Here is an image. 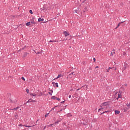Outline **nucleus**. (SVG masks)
I'll use <instances>...</instances> for the list:
<instances>
[{
	"instance_id": "1",
	"label": "nucleus",
	"mask_w": 130,
	"mask_h": 130,
	"mask_svg": "<svg viewBox=\"0 0 130 130\" xmlns=\"http://www.w3.org/2000/svg\"><path fill=\"white\" fill-rule=\"evenodd\" d=\"M63 34H64L65 37H67V36H70V33L67 31H63Z\"/></svg>"
},
{
	"instance_id": "2",
	"label": "nucleus",
	"mask_w": 130,
	"mask_h": 130,
	"mask_svg": "<svg viewBox=\"0 0 130 130\" xmlns=\"http://www.w3.org/2000/svg\"><path fill=\"white\" fill-rule=\"evenodd\" d=\"M51 99H53V100H57L58 101H59V100H60V99L55 97V96H52Z\"/></svg>"
},
{
	"instance_id": "3",
	"label": "nucleus",
	"mask_w": 130,
	"mask_h": 130,
	"mask_svg": "<svg viewBox=\"0 0 130 130\" xmlns=\"http://www.w3.org/2000/svg\"><path fill=\"white\" fill-rule=\"evenodd\" d=\"M109 104V102H105L102 104V106H107Z\"/></svg>"
},
{
	"instance_id": "4",
	"label": "nucleus",
	"mask_w": 130,
	"mask_h": 130,
	"mask_svg": "<svg viewBox=\"0 0 130 130\" xmlns=\"http://www.w3.org/2000/svg\"><path fill=\"white\" fill-rule=\"evenodd\" d=\"M80 11H81V9L79 8H78L77 9L75 10V13H80Z\"/></svg>"
},
{
	"instance_id": "5",
	"label": "nucleus",
	"mask_w": 130,
	"mask_h": 130,
	"mask_svg": "<svg viewBox=\"0 0 130 130\" xmlns=\"http://www.w3.org/2000/svg\"><path fill=\"white\" fill-rule=\"evenodd\" d=\"M30 23L31 24H32V25H35V24H36L34 19L30 20Z\"/></svg>"
},
{
	"instance_id": "6",
	"label": "nucleus",
	"mask_w": 130,
	"mask_h": 130,
	"mask_svg": "<svg viewBox=\"0 0 130 130\" xmlns=\"http://www.w3.org/2000/svg\"><path fill=\"white\" fill-rule=\"evenodd\" d=\"M28 102H36L35 101H32V99H29L28 101L25 104H27Z\"/></svg>"
},
{
	"instance_id": "7",
	"label": "nucleus",
	"mask_w": 130,
	"mask_h": 130,
	"mask_svg": "<svg viewBox=\"0 0 130 130\" xmlns=\"http://www.w3.org/2000/svg\"><path fill=\"white\" fill-rule=\"evenodd\" d=\"M38 21L39 22H43V21H44V19L40 18L38 19Z\"/></svg>"
},
{
	"instance_id": "8",
	"label": "nucleus",
	"mask_w": 130,
	"mask_h": 130,
	"mask_svg": "<svg viewBox=\"0 0 130 130\" xmlns=\"http://www.w3.org/2000/svg\"><path fill=\"white\" fill-rule=\"evenodd\" d=\"M28 54H29V53L24 52V55H23V57H26L27 56V55H28Z\"/></svg>"
},
{
	"instance_id": "9",
	"label": "nucleus",
	"mask_w": 130,
	"mask_h": 130,
	"mask_svg": "<svg viewBox=\"0 0 130 130\" xmlns=\"http://www.w3.org/2000/svg\"><path fill=\"white\" fill-rule=\"evenodd\" d=\"M83 89H87L88 88V85H84L82 87Z\"/></svg>"
},
{
	"instance_id": "10",
	"label": "nucleus",
	"mask_w": 130,
	"mask_h": 130,
	"mask_svg": "<svg viewBox=\"0 0 130 130\" xmlns=\"http://www.w3.org/2000/svg\"><path fill=\"white\" fill-rule=\"evenodd\" d=\"M52 125H54V126H55V123H53V124H51L50 125H48L47 126L48 128V127H50V126H52Z\"/></svg>"
},
{
	"instance_id": "11",
	"label": "nucleus",
	"mask_w": 130,
	"mask_h": 130,
	"mask_svg": "<svg viewBox=\"0 0 130 130\" xmlns=\"http://www.w3.org/2000/svg\"><path fill=\"white\" fill-rule=\"evenodd\" d=\"M124 21H123V22H121L120 23H118V25L117 26V27L115 28V29H117V27H119V26L120 25V24L122 23H124Z\"/></svg>"
},
{
	"instance_id": "12",
	"label": "nucleus",
	"mask_w": 130,
	"mask_h": 130,
	"mask_svg": "<svg viewBox=\"0 0 130 130\" xmlns=\"http://www.w3.org/2000/svg\"><path fill=\"white\" fill-rule=\"evenodd\" d=\"M112 69H113V71H116V68H111V67H109L108 68V70H112Z\"/></svg>"
},
{
	"instance_id": "13",
	"label": "nucleus",
	"mask_w": 130,
	"mask_h": 130,
	"mask_svg": "<svg viewBox=\"0 0 130 130\" xmlns=\"http://www.w3.org/2000/svg\"><path fill=\"white\" fill-rule=\"evenodd\" d=\"M115 114H116V115L119 114V113H120V112L118 110L115 111Z\"/></svg>"
},
{
	"instance_id": "14",
	"label": "nucleus",
	"mask_w": 130,
	"mask_h": 130,
	"mask_svg": "<svg viewBox=\"0 0 130 130\" xmlns=\"http://www.w3.org/2000/svg\"><path fill=\"white\" fill-rule=\"evenodd\" d=\"M18 117H19V115H18V114L16 113L15 114V118H16V119H18Z\"/></svg>"
},
{
	"instance_id": "15",
	"label": "nucleus",
	"mask_w": 130,
	"mask_h": 130,
	"mask_svg": "<svg viewBox=\"0 0 130 130\" xmlns=\"http://www.w3.org/2000/svg\"><path fill=\"white\" fill-rule=\"evenodd\" d=\"M67 116L68 117H71V116H73V115H72L71 113H68V114H67Z\"/></svg>"
},
{
	"instance_id": "16",
	"label": "nucleus",
	"mask_w": 130,
	"mask_h": 130,
	"mask_svg": "<svg viewBox=\"0 0 130 130\" xmlns=\"http://www.w3.org/2000/svg\"><path fill=\"white\" fill-rule=\"evenodd\" d=\"M87 9L86 7H85L84 9H83V13H85V12H87Z\"/></svg>"
},
{
	"instance_id": "17",
	"label": "nucleus",
	"mask_w": 130,
	"mask_h": 130,
	"mask_svg": "<svg viewBox=\"0 0 130 130\" xmlns=\"http://www.w3.org/2000/svg\"><path fill=\"white\" fill-rule=\"evenodd\" d=\"M34 52H35V53L36 54H41V52H36V51H34Z\"/></svg>"
},
{
	"instance_id": "18",
	"label": "nucleus",
	"mask_w": 130,
	"mask_h": 130,
	"mask_svg": "<svg viewBox=\"0 0 130 130\" xmlns=\"http://www.w3.org/2000/svg\"><path fill=\"white\" fill-rule=\"evenodd\" d=\"M31 25V23L30 22H28L27 23H26V26H30Z\"/></svg>"
},
{
	"instance_id": "19",
	"label": "nucleus",
	"mask_w": 130,
	"mask_h": 130,
	"mask_svg": "<svg viewBox=\"0 0 130 130\" xmlns=\"http://www.w3.org/2000/svg\"><path fill=\"white\" fill-rule=\"evenodd\" d=\"M54 87H56L57 88H58V83H57V82L55 83V86Z\"/></svg>"
},
{
	"instance_id": "20",
	"label": "nucleus",
	"mask_w": 130,
	"mask_h": 130,
	"mask_svg": "<svg viewBox=\"0 0 130 130\" xmlns=\"http://www.w3.org/2000/svg\"><path fill=\"white\" fill-rule=\"evenodd\" d=\"M126 106H127V107H128V108H130V103H127L126 104Z\"/></svg>"
},
{
	"instance_id": "21",
	"label": "nucleus",
	"mask_w": 130,
	"mask_h": 130,
	"mask_svg": "<svg viewBox=\"0 0 130 130\" xmlns=\"http://www.w3.org/2000/svg\"><path fill=\"white\" fill-rule=\"evenodd\" d=\"M72 75H73V76H75V75H76V74L75 73V72H72V73L69 74V76H72Z\"/></svg>"
},
{
	"instance_id": "22",
	"label": "nucleus",
	"mask_w": 130,
	"mask_h": 130,
	"mask_svg": "<svg viewBox=\"0 0 130 130\" xmlns=\"http://www.w3.org/2000/svg\"><path fill=\"white\" fill-rule=\"evenodd\" d=\"M34 125H32V126H30V125H28V126L24 125V126H25V127H32V126H34Z\"/></svg>"
},
{
	"instance_id": "23",
	"label": "nucleus",
	"mask_w": 130,
	"mask_h": 130,
	"mask_svg": "<svg viewBox=\"0 0 130 130\" xmlns=\"http://www.w3.org/2000/svg\"><path fill=\"white\" fill-rule=\"evenodd\" d=\"M19 107H17L16 108H14L12 109V110H17V109H19Z\"/></svg>"
},
{
	"instance_id": "24",
	"label": "nucleus",
	"mask_w": 130,
	"mask_h": 130,
	"mask_svg": "<svg viewBox=\"0 0 130 130\" xmlns=\"http://www.w3.org/2000/svg\"><path fill=\"white\" fill-rule=\"evenodd\" d=\"M60 77H61V74L58 75V76H57V77L55 79H58V78H60Z\"/></svg>"
},
{
	"instance_id": "25",
	"label": "nucleus",
	"mask_w": 130,
	"mask_h": 130,
	"mask_svg": "<svg viewBox=\"0 0 130 130\" xmlns=\"http://www.w3.org/2000/svg\"><path fill=\"white\" fill-rule=\"evenodd\" d=\"M118 98H121V97H122L121 94L118 93Z\"/></svg>"
},
{
	"instance_id": "26",
	"label": "nucleus",
	"mask_w": 130,
	"mask_h": 130,
	"mask_svg": "<svg viewBox=\"0 0 130 130\" xmlns=\"http://www.w3.org/2000/svg\"><path fill=\"white\" fill-rule=\"evenodd\" d=\"M49 115V113L46 114L45 115V117H47Z\"/></svg>"
},
{
	"instance_id": "27",
	"label": "nucleus",
	"mask_w": 130,
	"mask_h": 130,
	"mask_svg": "<svg viewBox=\"0 0 130 130\" xmlns=\"http://www.w3.org/2000/svg\"><path fill=\"white\" fill-rule=\"evenodd\" d=\"M104 108H101L100 109H99V112L101 111V110H103Z\"/></svg>"
},
{
	"instance_id": "28",
	"label": "nucleus",
	"mask_w": 130,
	"mask_h": 130,
	"mask_svg": "<svg viewBox=\"0 0 130 130\" xmlns=\"http://www.w3.org/2000/svg\"><path fill=\"white\" fill-rule=\"evenodd\" d=\"M107 112H108V111L103 112V113H101V114H104V113H107Z\"/></svg>"
},
{
	"instance_id": "29",
	"label": "nucleus",
	"mask_w": 130,
	"mask_h": 130,
	"mask_svg": "<svg viewBox=\"0 0 130 130\" xmlns=\"http://www.w3.org/2000/svg\"><path fill=\"white\" fill-rule=\"evenodd\" d=\"M59 122V121H57L56 122H55L54 123H55V125H56V124H57V123H58Z\"/></svg>"
},
{
	"instance_id": "30",
	"label": "nucleus",
	"mask_w": 130,
	"mask_h": 130,
	"mask_svg": "<svg viewBox=\"0 0 130 130\" xmlns=\"http://www.w3.org/2000/svg\"><path fill=\"white\" fill-rule=\"evenodd\" d=\"M52 84L54 86H55L56 83H55L54 82H52Z\"/></svg>"
},
{
	"instance_id": "31",
	"label": "nucleus",
	"mask_w": 130,
	"mask_h": 130,
	"mask_svg": "<svg viewBox=\"0 0 130 130\" xmlns=\"http://www.w3.org/2000/svg\"><path fill=\"white\" fill-rule=\"evenodd\" d=\"M26 92L27 93H29V89H28V88L26 89Z\"/></svg>"
},
{
	"instance_id": "32",
	"label": "nucleus",
	"mask_w": 130,
	"mask_h": 130,
	"mask_svg": "<svg viewBox=\"0 0 130 130\" xmlns=\"http://www.w3.org/2000/svg\"><path fill=\"white\" fill-rule=\"evenodd\" d=\"M29 13H30V14H33V12H32V10H29Z\"/></svg>"
},
{
	"instance_id": "33",
	"label": "nucleus",
	"mask_w": 130,
	"mask_h": 130,
	"mask_svg": "<svg viewBox=\"0 0 130 130\" xmlns=\"http://www.w3.org/2000/svg\"><path fill=\"white\" fill-rule=\"evenodd\" d=\"M21 80H23V81H25V78L24 77H21Z\"/></svg>"
},
{
	"instance_id": "34",
	"label": "nucleus",
	"mask_w": 130,
	"mask_h": 130,
	"mask_svg": "<svg viewBox=\"0 0 130 130\" xmlns=\"http://www.w3.org/2000/svg\"><path fill=\"white\" fill-rule=\"evenodd\" d=\"M30 95H31V96H34L35 97L36 96V94L34 95L33 93H31Z\"/></svg>"
},
{
	"instance_id": "35",
	"label": "nucleus",
	"mask_w": 130,
	"mask_h": 130,
	"mask_svg": "<svg viewBox=\"0 0 130 130\" xmlns=\"http://www.w3.org/2000/svg\"><path fill=\"white\" fill-rule=\"evenodd\" d=\"M105 7L106 8H108V7H109V6L107 4L105 5Z\"/></svg>"
},
{
	"instance_id": "36",
	"label": "nucleus",
	"mask_w": 130,
	"mask_h": 130,
	"mask_svg": "<svg viewBox=\"0 0 130 130\" xmlns=\"http://www.w3.org/2000/svg\"><path fill=\"white\" fill-rule=\"evenodd\" d=\"M22 50L26 49V46H24L23 48H22Z\"/></svg>"
},
{
	"instance_id": "37",
	"label": "nucleus",
	"mask_w": 130,
	"mask_h": 130,
	"mask_svg": "<svg viewBox=\"0 0 130 130\" xmlns=\"http://www.w3.org/2000/svg\"><path fill=\"white\" fill-rule=\"evenodd\" d=\"M93 60H94V62L96 61V59L95 58H93Z\"/></svg>"
},
{
	"instance_id": "38",
	"label": "nucleus",
	"mask_w": 130,
	"mask_h": 130,
	"mask_svg": "<svg viewBox=\"0 0 130 130\" xmlns=\"http://www.w3.org/2000/svg\"><path fill=\"white\" fill-rule=\"evenodd\" d=\"M19 126H24V125H22V124H20L19 125Z\"/></svg>"
},
{
	"instance_id": "39",
	"label": "nucleus",
	"mask_w": 130,
	"mask_h": 130,
	"mask_svg": "<svg viewBox=\"0 0 130 130\" xmlns=\"http://www.w3.org/2000/svg\"><path fill=\"white\" fill-rule=\"evenodd\" d=\"M48 93H49V95H52V93H51V92H49Z\"/></svg>"
},
{
	"instance_id": "40",
	"label": "nucleus",
	"mask_w": 130,
	"mask_h": 130,
	"mask_svg": "<svg viewBox=\"0 0 130 130\" xmlns=\"http://www.w3.org/2000/svg\"><path fill=\"white\" fill-rule=\"evenodd\" d=\"M55 107H54L52 108L51 110H54V108H55Z\"/></svg>"
},
{
	"instance_id": "41",
	"label": "nucleus",
	"mask_w": 130,
	"mask_h": 130,
	"mask_svg": "<svg viewBox=\"0 0 130 130\" xmlns=\"http://www.w3.org/2000/svg\"><path fill=\"white\" fill-rule=\"evenodd\" d=\"M45 128H46V126H45L44 128H43V130H45Z\"/></svg>"
},
{
	"instance_id": "42",
	"label": "nucleus",
	"mask_w": 130,
	"mask_h": 130,
	"mask_svg": "<svg viewBox=\"0 0 130 130\" xmlns=\"http://www.w3.org/2000/svg\"><path fill=\"white\" fill-rule=\"evenodd\" d=\"M69 98H72V95H69Z\"/></svg>"
},
{
	"instance_id": "43",
	"label": "nucleus",
	"mask_w": 130,
	"mask_h": 130,
	"mask_svg": "<svg viewBox=\"0 0 130 130\" xmlns=\"http://www.w3.org/2000/svg\"><path fill=\"white\" fill-rule=\"evenodd\" d=\"M66 101H62L61 102V103L64 104Z\"/></svg>"
},
{
	"instance_id": "44",
	"label": "nucleus",
	"mask_w": 130,
	"mask_h": 130,
	"mask_svg": "<svg viewBox=\"0 0 130 130\" xmlns=\"http://www.w3.org/2000/svg\"><path fill=\"white\" fill-rule=\"evenodd\" d=\"M67 40H68V39H64L63 41H67Z\"/></svg>"
},
{
	"instance_id": "45",
	"label": "nucleus",
	"mask_w": 130,
	"mask_h": 130,
	"mask_svg": "<svg viewBox=\"0 0 130 130\" xmlns=\"http://www.w3.org/2000/svg\"><path fill=\"white\" fill-rule=\"evenodd\" d=\"M111 55H112V56L113 55V53L111 52Z\"/></svg>"
},
{
	"instance_id": "46",
	"label": "nucleus",
	"mask_w": 130,
	"mask_h": 130,
	"mask_svg": "<svg viewBox=\"0 0 130 130\" xmlns=\"http://www.w3.org/2000/svg\"><path fill=\"white\" fill-rule=\"evenodd\" d=\"M53 42H58V41H53Z\"/></svg>"
},
{
	"instance_id": "47",
	"label": "nucleus",
	"mask_w": 130,
	"mask_h": 130,
	"mask_svg": "<svg viewBox=\"0 0 130 130\" xmlns=\"http://www.w3.org/2000/svg\"><path fill=\"white\" fill-rule=\"evenodd\" d=\"M107 73H109V70L108 69V70H107Z\"/></svg>"
},
{
	"instance_id": "48",
	"label": "nucleus",
	"mask_w": 130,
	"mask_h": 130,
	"mask_svg": "<svg viewBox=\"0 0 130 130\" xmlns=\"http://www.w3.org/2000/svg\"><path fill=\"white\" fill-rule=\"evenodd\" d=\"M98 68H99V67L96 66L95 69H98Z\"/></svg>"
},
{
	"instance_id": "49",
	"label": "nucleus",
	"mask_w": 130,
	"mask_h": 130,
	"mask_svg": "<svg viewBox=\"0 0 130 130\" xmlns=\"http://www.w3.org/2000/svg\"><path fill=\"white\" fill-rule=\"evenodd\" d=\"M124 86H125V87H126V86H127V84H124Z\"/></svg>"
},
{
	"instance_id": "50",
	"label": "nucleus",
	"mask_w": 130,
	"mask_h": 130,
	"mask_svg": "<svg viewBox=\"0 0 130 130\" xmlns=\"http://www.w3.org/2000/svg\"><path fill=\"white\" fill-rule=\"evenodd\" d=\"M89 70H92V68L91 67L89 68Z\"/></svg>"
},
{
	"instance_id": "51",
	"label": "nucleus",
	"mask_w": 130,
	"mask_h": 130,
	"mask_svg": "<svg viewBox=\"0 0 130 130\" xmlns=\"http://www.w3.org/2000/svg\"><path fill=\"white\" fill-rule=\"evenodd\" d=\"M49 42H53V41H50Z\"/></svg>"
},
{
	"instance_id": "52",
	"label": "nucleus",
	"mask_w": 130,
	"mask_h": 130,
	"mask_svg": "<svg viewBox=\"0 0 130 130\" xmlns=\"http://www.w3.org/2000/svg\"><path fill=\"white\" fill-rule=\"evenodd\" d=\"M79 90H80V88L77 89V91H79Z\"/></svg>"
},
{
	"instance_id": "53",
	"label": "nucleus",
	"mask_w": 130,
	"mask_h": 130,
	"mask_svg": "<svg viewBox=\"0 0 130 130\" xmlns=\"http://www.w3.org/2000/svg\"><path fill=\"white\" fill-rule=\"evenodd\" d=\"M119 99V98H118V97L117 98V100H118Z\"/></svg>"
},
{
	"instance_id": "54",
	"label": "nucleus",
	"mask_w": 130,
	"mask_h": 130,
	"mask_svg": "<svg viewBox=\"0 0 130 130\" xmlns=\"http://www.w3.org/2000/svg\"><path fill=\"white\" fill-rule=\"evenodd\" d=\"M51 91L52 92V93H53V90H51Z\"/></svg>"
},
{
	"instance_id": "55",
	"label": "nucleus",
	"mask_w": 130,
	"mask_h": 130,
	"mask_svg": "<svg viewBox=\"0 0 130 130\" xmlns=\"http://www.w3.org/2000/svg\"><path fill=\"white\" fill-rule=\"evenodd\" d=\"M10 101H11V102H13V101H12L11 100H10Z\"/></svg>"
},
{
	"instance_id": "56",
	"label": "nucleus",
	"mask_w": 130,
	"mask_h": 130,
	"mask_svg": "<svg viewBox=\"0 0 130 130\" xmlns=\"http://www.w3.org/2000/svg\"><path fill=\"white\" fill-rule=\"evenodd\" d=\"M41 53H42V50L41 51Z\"/></svg>"
},
{
	"instance_id": "57",
	"label": "nucleus",
	"mask_w": 130,
	"mask_h": 130,
	"mask_svg": "<svg viewBox=\"0 0 130 130\" xmlns=\"http://www.w3.org/2000/svg\"><path fill=\"white\" fill-rule=\"evenodd\" d=\"M39 120H37L36 122L37 123Z\"/></svg>"
},
{
	"instance_id": "58",
	"label": "nucleus",
	"mask_w": 130,
	"mask_h": 130,
	"mask_svg": "<svg viewBox=\"0 0 130 130\" xmlns=\"http://www.w3.org/2000/svg\"><path fill=\"white\" fill-rule=\"evenodd\" d=\"M72 97H73V98H75V96H73Z\"/></svg>"
},
{
	"instance_id": "59",
	"label": "nucleus",
	"mask_w": 130,
	"mask_h": 130,
	"mask_svg": "<svg viewBox=\"0 0 130 130\" xmlns=\"http://www.w3.org/2000/svg\"><path fill=\"white\" fill-rule=\"evenodd\" d=\"M54 80H56V79H54Z\"/></svg>"
}]
</instances>
